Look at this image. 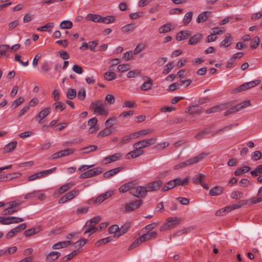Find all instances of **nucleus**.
<instances>
[{
	"label": "nucleus",
	"instance_id": "4",
	"mask_svg": "<svg viewBox=\"0 0 262 262\" xmlns=\"http://www.w3.org/2000/svg\"><path fill=\"white\" fill-rule=\"evenodd\" d=\"M103 171V168L99 167H96L82 173L79 178V179H86L92 178L102 173Z\"/></svg>",
	"mask_w": 262,
	"mask_h": 262
},
{
	"label": "nucleus",
	"instance_id": "44",
	"mask_svg": "<svg viewBox=\"0 0 262 262\" xmlns=\"http://www.w3.org/2000/svg\"><path fill=\"white\" fill-rule=\"evenodd\" d=\"M188 112L190 114H199L201 112V109L198 106L193 105V106H190L188 108Z\"/></svg>",
	"mask_w": 262,
	"mask_h": 262
},
{
	"label": "nucleus",
	"instance_id": "6",
	"mask_svg": "<svg viewBox=\"0 0 262 262\" xmlns=\"http://www.w3.org/2000/svg\"><path fill=\"white\" fill-rule=\"evenodd\" d=\"M180 221L181 219L177 217L168 218L167 220V223L164 226L161 227L160 230L162 231L165 229L173 228L179 225Z\"/></svg>",
	"mask_w": 262,
	"mask_h": 262
},
{
	"label": "nucleus",
	"instance_id": "61",
	"mask_svg": "<svg viewBox=\"0 0 262 262\" xmlns=\"http://www.w3.org/2000/svg\"><path fill=\"white\" fill-rule=\"evenodd\" d=\"M56 169V167L52 168L50 169L41 171L40 172H39L40 173V176L41 177V178L46 177L52 172H53Z\"/></svg>",
	"mask_w": 262,
	"mask_h": 262
},
{
	"label": "nucleus",
	"instance_id": "36",
	"mask_svg": "<svg viewBox=\"0 0 262 262\" xmlns=\"http://www.w3.org/2000/svg\"><path fill=\"white\" fill-rule=\"evenodd\" d=\"M176 186V184L174 182V180H172L166 183L164 186L162 187V191H167L174 188Z\"/></svg>",
	"mask_w": 262,
	"mask_h": 262
},
{
	"label": "nucleus",
	"instance_id": "22",
	"mask_svg": "<svg viewBox=\"0 0 262 262\" xmlns=\"http://www.w3.org/2000/svg\"><path fill=\"white\" fill-rule=\"evenodd\" d=\"M85 19L95 23H101V16L99 14H89L85 17Z\"/></svg>",
	"mask_w": 262,
	"mask_h": 262
},
{
	"label": "nucleus",
	"instance_id": "47",
	"mask_svg": "<svg viewBox=\"0 0 262 262\" xmlns=\"http://www.w3.org/2000/svg\"><path fill=\"white\" fill-rule=\"evenodd\" d=\"M10 49V47L8 45H2L0 46V58L3 56L6 55V53Z\"/></svg>",
	"mask_w": 262,
	"mask_h": 262
},
{
	"label": "nucleus",
	"instance_id": "33",
	"mask_svg": "<svg viewBox=\"0 0 262 262\" xmlns=\"http://www.w3.org/2000/svg\"><path fill=\"white\" fill-rule=\"evenodd\" d=\"M54 26V23H48L46 24L45 25L41 27L38 28L37 30L39 31H47L51 32L52 31L51 29L53 28Z\"/></svg>",
	"mask_w": 262,
	"mask_h": 262
},
{
	"label": "nucleus",
	"instance_id": "24",
	"mask_svg": "<svg viewBox=\"0 0 262 262\" xmlns=\"http://www.w3.org/2000/svg\"><path fill=\"white\" fill-rule=\"evenodd\" d=\"M17 142L16 141H12L7 144L4 148V152L8 153L12 151L16 147Z\"/></svg>",
	"mask_w": 262,
	"mask_h": 262
},
{
	"label": "nucleus",
	"instance_id": "62",
	"mask_svg": "<svg viewBox=\"0 0 262 262\" xmlns=\"http://www.w3.org/2000/svg\"><path fill=\"white\" fill-rule=\"evenodd\" d=\"M262 154L261 152L259 150H256L254 151L251 155L252 159L253 161H257L258 160H259L261 158Z\"/></svg>",
	"mask_w": 262,
	"mask_h": 262
},
{
	"label": "nucleus",
	"instance_id": "26",
	"mask_svg": "<svg viewBox=\"0 0 262 262\" xmlns=\"http://www.w3.org/2000/svg\"><path fill=\"white\" fill-rule=\"evenodd\" d=\"M153 81L152 80L148 77L147 81L144 82L141 86L140 89L144 91H147L151 89V86L152 85Z\"/></svg>",
	"mask_w": 262,
	"mask_h": 262
},
{
	"label": "nucleus",
	"instance_id": "41",
	"mask_svg": "<svg viewBox=\"0 0 262 262\" xmlns=\"http://www.w3.org/2000/svg\"><path fill=\"white\" fill-rule=\"evenodd\" d=\"M115 18L114 16L108 15L105 17L101 16V23L108 24L114 22Z\"/></svg>",
	"mask_w": 262,
	"mask_h": 262
},
{
	"label": "nucleus",
	"instance_id": "16",
	"mask_svg": "<svg viewBox=\"0 0 262 262\" xmlns=\"http://www.w3.org/2000/svg\"><path fill=\"white\" fill-rule=\"evenodd\" d=\"M191 33L188 31H181L179 32L177 35L176 39L178 41H181L187 39L190 36Z\"/></svg>",
	"mask_w": 262,
	"mask_h": 262
},
{
	"label": "nucleus",
	"instance_id": "19",
	"mask_svg": "<svg viewBox=\"0 0 262 262\" xmlns=\"http://www.w3.org/2000/svg\"><path fill=\"white\" fill-rule=\"evenodd\" d=\"M75 184L73 182H69L61 186L58 191L59 194H62L72 188Z\"/></svg>",
	"mask_w": 262,
	"mask_h": 262
},
{
	"label": "nucleus",
	"instance_id": "49",
	"mask_svg": "<svg viewBox=\"0 0 262 262\" xmlns=\"http://www.w3.org/2000/svg\"><path fill=\"white\" fill-rule=\"evenodd\" d=\"M111 240H112L111 237H107L106 238H102V239H100L98 241H97L95 245L96 247H99L101 245H105V244L109 243Z\"/></svg>",
	"mask_w": 262,
	"mask_h": 262
},
{
	"label": "nucleus",
	"instance_id": "12",
	"mask_svg": "<svg viewBox=\"0 0 262 262\" xmlns=\"http://www.w3.org/2000/svg\"><path fill=\"white\" fill-rule=\"evenodd\" d=\"M157 236V232L156 231L147 232L142 236H140V240L143 242L155 238Z\"/></svg>",
	"mask_w": 262,
	"mask_h": 262
},
{
	"label": "nucleus",
	"instance_id": "18",
	"mask_svg": "<svg viewBox=\"0 0 262 262\" xmlns=\"http://www.w3.org/2000/svg\"><path fill=\"white\" fill-rule=\"evenodd\" d=\"M232 39L230 34H227L225 39L220 43L221 47H228L232 43Z\"/></svg>",
	"mask_w": 262,
	"mask_h": 262
},
{
	"label": "nucleus",
	"instance_id": "8",
	"mask_svg": "<svg viewBox=\"0 0 262 262\" xmlns=\"http://www.w3.org/2000/svg\"><path fill=\"white\" fill-rule=\"evenodd\" d=\"M162 184V182L161 180H158L154 181L150 183H147L144 188L146 189V192L157 191L158 190Z\"/></svg>",
	"mask_w": 262,
	"mask_h": 262
},
{
	"label": "nucleus",
	"instance_id": "9",
	"mask_svg": "<svg viewBox=\"0 0 262 262\" xmlns=\"http://www.w3.org/2000/svg\"><path fill=\"white\" fill-rule=\"evenodd\" d=\"M27 227L26 223H23L17 226L15 228L11 229L6 235L7 239H9L13 237L16 234L21 230H25Z\"/></svg>",
	"mask_w": 262,
	"mask_h": 262
},
{
	"label": "nucleus",
	"instance_id": "43",
	"mask_svg": "<svg viewBox=\"0 0 262 262\" xmlns=\"http://www.w3.org/2000/svg\"><path fill=\"white\" fill-rule=\"evenodd\" d=\"M205 178V175L203 173H199L198 175L195 176L192 179V181L195 184H201Z\"/></svg>",
	"mask_w": 262,
	"mask_h": 262
},
{
	"label": "nucleus",
	"instance_id": "59",
	"mask_svg": "<svg viewBox=\"0 0 262 262\" xmlns=\"http://www.w3.org/2000/svg\"><path fill=\"white\" fill-rule=\"evenodd\" d=\"M88 241L86 239L84 238H82L77 242L74 243V246L75 248H80L83 247L86 243Z\"/></svg>",
	"mask_w": 262,
	"mask_h": 262
},
{
	"label": "nucleus",
	"instance_id": "5",
	"mask_svg": "<svg viewBox=\"0 0 262 262\" xmlns=\"http://www.w3.org/2000/svg\"><path fill=\"white\" fill-rule=\"evenodd\" d=\"M130 194L138 198L144 197L146 195L144 186H136L134 185L130 189Z\"/></svg>",
	"mask_w": 262,
	"mask_h": 262
},
{
	"label": "nucleus",
	"instance_id": "60",
	"mask_svg": "<svg viewBox=\"0 0 262 262\" xmlns=\"http://www.w3.org/2000/svg\"><path fill=\"white\" fill-rule=\"evenodd\" d=\"M173 68V66L172 62H169L166 64L164 68L163 71V74H167L169 73L171 70Z\"/></svg>",
	"mask_w": 262,
	"mask_h": 262
},
{
	"label": "nucleus",
	"instance_id": "11",
	"mask_svg": "<svg viewBox=\"0 0 262 262\" xmlns=\"http://www.w3.org/2000/svg\"><path fill=\"white\" fill-rule=\"evenodd\" d=\"M144 154V151L142 149H135L125 155V158L129 160L132 158H136Z\"/></svg>",
	"mask_w": 262,
	"mask_h": 262
},
{
	"label": "nucleus",
	"instance_id": "10",
	"mask_svg": "<svg viewBox=\"0 0 262 262\" xmlns=\"http://www.w3.org/2000/svg\"><path fill=\"white\" fill-rule=\"evenodd\" d=\"M229 105V103H227L211 107L206 111V113L210 114L222 111L227 108Z\"/></svg>",
	"mask_w": 262,
	"mask_h": 262
},
{
	"label": "nucleus",
	"instance_id": "23",
	"mask_svg": "<svg viewBox=\"0 0 262 262\" xmlns=\"http://www.w3.org/2000/svg\"><path fill=\"white\" fill-rule=\"evenodd\" d=\"M189 180L190 178L189 177H186L183 179H181L180 178L173 179L176 187L178 186H184L187 185L188 183Z\"/></svg>",
	"mask_w": 262,
	"mask_h": 262
},
{
	"label": "nucleus",
	"instance_id": "35",
	"mask_svg": "<svg viewBox=\"0 0 262 262\" xmlns=\"http://www.w3.org/2000/svg\"><path fill=\"white\" fill-rule=\"evenodd\" d=\"M66 107V105L59 101H55V102L53 104V109L55 111H57L59 110L60 112H61L64 110Z\"/></svg>",
	"mask_w": 262,
	"mask_h": 262
},
{
	"label": "nucleus",
	"instance_id": "54",
	"mask_svg": "<svg viewBox=\"0 0 262 262\" xmlns=\"http://www.w3.org/2000/svg\"><path fill=\"white\" fill-rule=\"evenodd\" d=\"M18 210L16 208H12L11 207H9L7 208L6 209H4L2 212V214L4 215H7L9 214H11L15 212H16Z\"/></svg>",
	"mask_w": 262,
	"mask_h": 262
},
{
	"label": "nucleus",
	"instance_id": "25",
	"mask_svg": "<svg viewBox=\"0 0 262 262\" xmlns=\"http://www.w3.org/2000/svg\"><path fill=\"white\" fill-rule=\"evenodd\" d=\"M121 170H122V168L121 167H117V168H115L114 169L110 170L105 172L103 174V177L105 178H110L111 177H112V176L117 174Z\"/></svg>",
	"mask_w": 262,
	"mask_h": 262
},
{
	"label": "nucleus",
	"instance_id": "50",
	"mask_svg": "<svg viewBox=\"0 0 262 262\" xmlns=\"http://www.w3.org/2000/svg\"><path fill=\"white\" fill-rule=\"evenodd\" d=\"M79 193L78 190H73L68 193H67L65 195L67 197L68 201H70L75 197H76L78 194Z\"/></svg>",
	"mask_w": 262,
	"mask_h": 262
},
{
	"label": "nucleus",
	"instance_id": "48",
	"mask_svg": "<svg viewBox=\"0 0 262 262\" xmlns=\"http://www.w3.org/2000/svg\"><path fill=\"white\" fill-rule=\"evenodd\" d=\"M193 15V12L192 11H190L187 12L184 18H183V23L185 25H188L191 20Z\"/></svg>",
	"mask_w": 262,
	"mask_h": 262
},
{
	"label": "nucleus",
	"instance_id": "53",
	"mask_svg": "<svg viewBox=\"0 0 262 262\" xmlns=\"http://www.w3.org/2000/svg\"><path fill=\"white\" fill-rule=\"evenodd\" d=\"M40 190H34L32 192H29L25 194L24 196V199L25 200H28L29 199H32L36 198L37 194L40 192Z\"/></svg>",
	"mask_w": 262,
	"mask_h": 262
},
{
	"label": "nucleus",
	"instance_id": "42",
	"mask_svg": "<svg viewBox=\"0 0 262 262\" xmlns=\"http://www.w3.org/2000/svg\"><path fill=\"white\" fill-rule=\"evenodd\" d=\"M171 30V25L170 24H166L159 28V32L161 34L166 33L170 31Z\"/></svg>",
	"mask_w": 262,
	"mask_h": 262
},
{
	"label": "nucleus",
	"instance_id": "58",
	"mask_svg": "<svg viewBox=\"0 0 262 262\" xmlns=\"http://www.w3.org/2000/svg\"><path fill=\"white\" fill-rule=\"evenodd\" d=\"M135 27L134 24H129L123 27L121 29L123 32L127 33L129 31H133Z\"/></svg>",
	"mask_w": 262,
	"mask_h": 262
},
{
	"label": "nucleus",
	"instance_id": "55",
	"mask_svg": "<svg viewBox=\"0 0 262 262\" xmlns=\"http://www.w3.org/2000/svg\"><path fill=\"white\" fill-rule=\"evenodd\" d=\"M259 43V38L258 36L254 37L250 42V47L252 49H256Z\"/></svg>",
	"mask_w": 262,
	"mask_h": 262
},
{
	"label": "nucleus",
	"instance_id": "29",
	"mask_svg": "<svg viewBox=\"0 0 262 262\" xmlns=\"http://www.w3.org/2000/svg\"><path fill=\"white\" fill-rule=\"evenodd\" d=\"M121 157V154L120 153H116L111 156L104 158V160L106 161L107 163H110L113 162H115L119 160Z\"/></svg>",
	"mask_w": 262,
	"mask_h": 262
},
{
	"label": "nucleus",
	"instance_id": "20",
	"mask_svg": "<svg viewBox=\"0 0 262 262\" xmlns=\"http://www.w3.org/2000/svg\"><path fill=\"white\" fill-rule=\"evenodd\" d=\"M243 56V53L242 52H238L234 54L227 61L226 65L227 68H230L232 67L233 62L237 59L241 58Z\"/></svg>",
	"mask_w": 262,
	"mask_h": 262
},
{
	"label": "nucleus",
	"instance_id": "46",
	"mask_svg": "<svg viewBox=\"0 0 262 262\" xmlns=\"http://www.w3.org/2000/svg\"><path fill=\"white\" fill-rule=\"evenodd\" d=\"M251 174L252 177H256L262 174V165H258L256 168L251 171Z\"/></svg>",
	"mask_w": 262,
	"mask_h": 262
},
{
	"label": "nucleus",
	"instance_id": "15",
	"mask_svg": "<svg viewBox=\"0 0 262 262\" xmlns=\"http://www.w3.org/2000/svg\"><path fill=\"white\" fill-rule=\"evenodd\" d=\"M84 228H86V229L84 232V234L89 233V235H91L93 233L95 232L97 230L95 226L88 221L84 226Z\"/></svg>",
	"mask_w": 262,
	"mask_h": 262
},
{
	"label": "nucleus",
	"instance_id": "37",
	"mask_svg": "<svg viewBox=\"0 0 262 262\" xmlns=\"http://www.w3.org/2000/svg\"><path fill=\"white\" fill-rule=\"evenodd\" d=\"M59 27L62 29H69L72 28L73 23L70 20H63L60 23Z\"/></svg>",
	"mask_w": 262,
	"mask_h": 262
},
{
	"label": "nucleus",
	"instance_id": "40",
	"mask_svg": "<svg viewBox=\"0 0 262 262\" xmlns=\"http://www.w3.org/2000/svg\"><path fill=\"white\" fill-rule=\"evenodd\" d=\"M209 133V130L205 129L204 130H202L199 132L198 134H196L194 138L198 140H201L205 137V136L208 134Z\"/></svg>",
	"mask_w": 262,
	"mask_h": 262
},
{
	"label": "nucleus",
	"instance_id": "13",
	"mask_svg": "<svg viewBox=\"0 0 262 262\" xmlns=\"http://www.w3.org/2000/svg\"><path fill=\"white\" fill-rule=\"evenodd\" d=\"M249 200H240L237 203L234 204L231 206H228V209L229 210L231 211L232 210H235L238 208L242 207L248 204Z\"/></svg>",
	"mask_w": 262,
	"mask_h": 262
},
{
	"label": "nucleus",
	"instance_id": "27",
	"mask_svg": "<svg viewBox=\"0 0 262 262\" xmlns=\"http://www.w3.org/2000/svg\"><path fill=\"white\" fill-rule=\"evenodd\" d=\"M210 14V12L208 11H205L200 13L196 18V22L201 23L206 21L208 19V15Z\"/></svg>",
	"mask_w": 262,
	"mask_h": 262
},
{
	"label": "nucleus",
	"instance_id": "39",
	"mask_svg": "<svg viewBox=\"0 0 262 262\" xmlns=\"http://www.w3.org/2000/svg\"><path fill=\"white\" fill-rule=\"evenodd\" d=\"M250 169H251V168L249 166H246L243 167V168H238V169H236L234 171V174L237 176H241L243 173H244L249 171L250 170Z\"/></svg>",
	"mask_w": 262,
	"mask_h": 262
},
{
	"label": "nucleus",
	"instance_id": "56",
	"mask_svg": "<svg viewBox=\"0 0 262 262\" xmlns=\"http://www.w3.org/2000/svg\"><path fill=\"white\" fill-rule=\"evenodd\" d=\"M116 75L114 72H107L104 74V78L105 79L108 81H111L116 78Z\"/></svg>",
	"mask_w": 262,
	"mask_h": 262
},
{
	"label": "nucleus",
	"instance_id": "17",
	"mask_svg": "<svg viewBox=\"0 0 262 262\" xmlns=\"http://www.w3.org/2000/svg\"><path fill=\"white\" fill-rule=\"evenodd\" d=\"M223 191V187L219 186H215L210 190L209 194L211 196H216L222 193Z\"/></svg>",
	"mask_w": 262,
	"mask_h": 262
},
{
	"label": "nucleus",
	"instance_id": "38",
	"mask_svg": "<svg viewBox=\"0 0 262 262\" xmlns=\"http://www.w3.org/2000/svg\"><path fill=\"white\" fill-rule=\"evenodd\" d=\"M112 130L108 127H107L105 129L100 131L97 135L98 138H102L105 136L110 135L112 133Z\"/></svg>",
	"mask_w": 262,
	"mask_h": 262
},
{
	"label": "nucleus",
	"instance_id": "21",
	"mask_svg": "<svg viewBox=\"0 0 262 262\" xmlns=\"http://www.w3.org/2000/svg\"><path fill=\"white\" fill-rule=\"evenodd\" d=\"M129 228V225L128 224H125L122 226L120 228L119 227V232L116 233V235H114V237L118 238L122 235L125 233L128 229Z\"/></svg>",
	"mask_w": 262,
	"mask_h": 262
},
{
	"label": "nucleus",
	"instance_id": "3",
	"mask_svg": "<svg viewBox=\"0 0 262 262\" xmlns=\"http://www.w3.org/2000/svg\"><path fill=\"white\" fill-rule=\"evenodd\" d=\"M157 138L156 137L142 140L135 143L133 144V147L134 149H142L154 144Z\"/></svg>",
	"mask_w": 262,
	"mask_h": 262
},
{
	"label": "nucleus",
	"instance_id": "63",
	"mask_svg": "<svg viewBox=\"0 0 262 262\" xmlns=\"http://www.w3.org/2000/svg\"><path fill=\"white\" fill-rule=\"evenodd\" d=\"M97 149V146L95 145H90L83 148L81 150H84V154H87L91 151L96 150Z\"/></svg>",
	"mask_w": 262,
	"mask_h": 262
},
{
	"label": "nucleus",
	"instance_id": "45",
	"mask_svg": "<svg viewBox=\"0 0 262 262\" xmlns=\"http://www.w3.org/2000/svg\"><path fill=\"white\" fill-rule=\"evenodd\" d=\"M137 107V104L134 101L130 100V101H126L124 102L122 104V107L125 108H135Z\"/></svg>",
	"mask_w": 262,
	"mask_h": 262
},
{
	"label": "nucleus",
	"instance_id": "32",
	"mask_svg": "<svg viewBox=\"0 0 262 262\" xmlns=\"http://www.w3.org/2000/svg\"><path fill=\"white\" fill-rule=\"evenodd\" d=\"M251 105V102L249 100H246L245 101L242 102L238 104H237L234 106V108L235 110V112H238L241 110L243 109L246 107L249 106Z\"/></svg>",
	"mask_w": 262,
	"mask_h": 262
},
{
	"label": "nucleus",
	"instance_id": "51",
	"mask_svg": "<svg viewBox=\"0 0 262 262\" xmlns=\"http://www.w3.org/2000/svg\"><path fill=\"white\" fill-rule=\"evenodd\" d=\"M230 196L233 199L237 200L243 198V193L240 191H233L231 193Z\"/></svg>",
	"mask_w": 262,
	"mask_h": 262
},
{
	"label": "nucleus",
	"instance_id": "30",
	"mask_svg": "<svg viewBox=\"0 0 262 262\" xmlns=\"http://www.w3.org/2000/svg\"><path fill=\"white\" fill-rule=\"evenodd\" d=\"M71 244V242L70 241L60 242L55 244L53 246L52 248L53 249H58L60 248H63L68 247Z\"/></svg>",
	"mask_w": 262,
	"mask_h": 262
},
{
	"label": "nucleus",
	"instance_id": "52",
	"mask_svg": "<svg viewBox=\"0 0 262 262\" xmlns=\"http://www.w3.org/2000/svg\"><path fill=\"white\" fill-rule=\"evenodd\" d=\"M77 254H78V251L77 250H75V251H73L72 253H71L69 254L66 255L65 257H64L62 259V262H67V261L71 260L75 256H76Z\"/></svg>",
	"mask_w": 262,
	"mask_h": 262
},
{
	"label": "nucleus",
	"instance_id": "1",
	"mask_svg": "<svg viewBox=\"0 0 262 262\" xmlns=\"http://www.w3.org/2000/svg\"><path fill=\"white\" fill-rule=\"evenodd\" d=\"M209 155L208 152H203L198 156L191 158L185 161L180 162L174 166V169L177 170L180 168H184L187 166H190L198 163L200 161L205 159Z\"/></svg>",
	"mask_w": 262,
	"mask_h": 262
},
{
	"label": "nucleus",
	"instance_id": "7",
	"mask_svg": "<svg viewBox=\"0 0 262 262\" xmlns=\"http://www.w3.org/2000/svg\"><path fill=\"white\" fill-rule=\"evenodd\" d=\"M141 200H138L134 202L126 203L124 206V210L126 212L135 210L139 208L142 204Z\"/></svg>",
	"mask_w": 262,
	"mask_h": 262
},
{
	"label": "nucleus",
	"instance_id": "2",
	"mask_svg": "<svg viewBox=\"0 0 262 262\" xmlns=\"http://www.w3.org/2000/svg\"><path fill=\"white\" fill-rule=\"evenodd\" d=\"M90 108L93 110L94 113L100 115H107L108 112L103 107V103L101 100L92 102Z\"/></svg>",
	"mask_w": 262,
	"mask_h": 262
},
{
	"label": "nucleus",
	"instance_id": "28",
	"mask_svg": "<svg viewBox=\"0 0 262 262\" xmlns=\"http://www.w3.org/2000/svg\"><path fill=\"white\" fill-rule=\"evenodd\" d=\"M60 255V253L57 251L52 252L49 253L46 258L48 262H52L56 260Z\"/></svg>",
	"mask_w": 262,
	"mask_h": 262
},
{
	"label": "nucleus",
	"instance_id": "64",
	"mask_svg": "<svg viewBox=\"0 0 262 262\" xmlns=\"http://www.w3.org/2000/svg\"><path fill=\"white\" fill-rule=\"evenodd\" d=\"M144 49H145V45L143 44V43H140L135 48V49L134 51V53L135 55L138 54Z\"/></svg>",
	"mask_w": 262,
	"mask_h": 262
},
{
	"label": "nucleus",
	"instance_id": "34",
	"mask_svg": "<svg viewBox=\"0 0 262 262\" xmlns=\"http://www.w3.org/2000/svg\"><path fill=\"white\" fill-rule=\"evenodd\" d=\"M202 38V35L197 34L192 36L189 39L188 43L191 45H195L199 43Z\"/></svg>",
	"mask_w": 262,
	"mask_h": 262
},
{
	"label": "nucleus",
	"instance_id": "31",
	"mask_svg": "<svg viewBox=\"0 0 262 262\" xmlns=\"http://www.w3.org/2000/svg\"><path fill=\"white\" fill-rule=\"evenodd\" d=\"M133 185H134V184L132 182L123 184L119 188V191L121 193H124L129 191L130 193V189H132Z\"/></svg>",
	"mask_w": 262,
	"mask_h": 262
},
{
	"label": "nucleus",
	"instance_id": "57",
	"mask_svg": "<svg viewBox=\"0 0 262 262\" xmlns=\"http://www.w3.org/2000/svg\"><path fill=\"white\" fill-rule=\"evenodd\" d=\"M76 91L74 89H70L67 92V97L69 99H73L76 96Z\"/></svg>",
	"mask_w": 262,
	"mask_h": 262
},
{
	"label": "nucleus",
	"instance_id": "14",
	"mask_svg": "<svg viewBox=\"0 0 262 262\" xmlns=\"http://www.w3.org/2000/svg\"><path fill=\"white\" fill-rule=\"evenodd\" d=\"M50 111V108H46L41 111L38 115L35 117V119L36 120H38V119H39V123H41V120L44 119L48 115Z\"/></svg>",
	"mask_w": 262,
	"mask_h": 262
}]
</instances>
